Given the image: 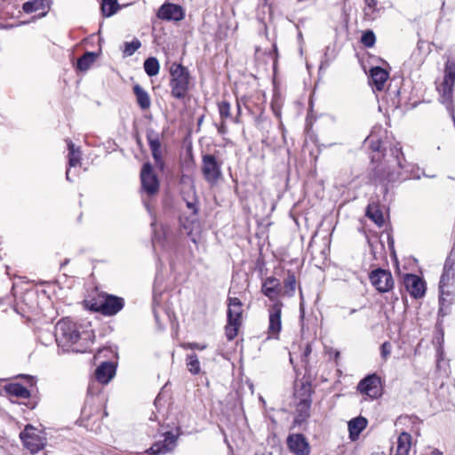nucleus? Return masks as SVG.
I'll list each match as a JSON object with an SVG mask.
<instances>
[{
    "mask_svg": "<svg viewBox=\"0 0 455 455\" xmlns=\"http://www.w3.org/2000/svg\"><path fill=\"white\" fill-rule=\"evenodd\" d=\"M369 279L371 285L379 292L386 293L390 291L395 285V281L390 270L376 268L369 274Z\"/></svg>",
    "mask_w": 455,
    "mask_h": 455,
    "instance_id": "obj_9",
    "label": "nucleus"
},
{
    "mask_svg": "<svg viewBox=\"0 0 455 455\" xmlns=\"http://www.w3.org/2000/svg\"><path fill=\"white\" fill-rule=\"evenodd\" d=\"M455 278V259L449 256L443 266V274L439 282V289H446Z\"/></svg>",
    "mask_w": 455,
    "mask_h": 455,
    "instance_id": "obj_19",
    "label": "nucleus"
},
{
    "mask_svg": "<svg viewBox=\"0 0 455 455\" xmlns=\"http://www.w3.org/2000/svg\"><path fill=\"white\" fill-rule=\"evenodd\" d=\"M146 137L155 164L157 168L163 171L164 168V162L163 160L162 145L160 142L159 133L154 129L148 128L147 129Z\"/></svg>",
    "mask_w": 455,
    "mask_h": 455,
    "instance_id": "obj_14",
    "label": "nucleus"
},
{
    "mask_svg": "<svg viewBox=\"0 0 455 455\" xmlns=\"http://www.w3.org/2000/svg\"><path fill=\"white\" fill-rule=\"evenodd\" d=\"M84 307L105 316H112L120 312L124 307V299L121 297L102 292L97 298L84 301Z\"/></svg>",
    "mask_w": 455,
    "mask_h": 455,
    "instance_id": "obj_6",
    "label": "nucleus"
},
{
    "mask_svg": "<svg viewBox=\"0 0 455 455\" xmlns=\"http://www.w3.org/2000/svg\"><path fill=\"white\" fill-rule=\"evenodd\" d=\"M355 311H356L355 309H352V310L350 311V314H353V313H355Z\"/></svg>",
    "mask_w": 455,
    "mask_h": 455,
    "instance_id": "obj_54",
    "label": "nucleus"
},
{
    "mask_svg": "<svg viewBox=\"0 0 455 455\" xmlns=\"http://www.w3.org/2000/svg\"><path fill=\"white\" fill-rule=\"evenodd\" d=\"M443 78L455 82V58L445 63Z\"/></svg>",
    "mask_w": 455,
    "mask_h": 455,
    "instance_id": "obj_39",
    "label": "nucleus"
},
{
    "mask_svg": "<svg viewBox=\"0 0 455 455\" xmlns=\"http://www.w3.org/2000/svg\"><path fill=\"white\" fill-rule=\"evenodd\" d=\"M391 344L389 342H384L380 347V353L383 359H387L391 353Z\"/></svg>",
    "mask_w": 455,
    "mask_h": 455,
    "instance_id": "obj_42",
    "label": "nucleus"
},
{
    "mask_svg": "<svg viewBox=\"0 0 455 455\" xmlns=\"http://www.w3.org/2000/svg\"><path fill=\"white\" fill-rule=\"evenodd\" d=\"M388 73L380 67L372 68L370 70L371 84L377 91H382L388 79Z\"/></svg>",
    "mask_w": 455,
    "mask_h": 455,
    "instance_id": "obj_20",
    "label": "nucleus"
},
{
    "mask_svg": "<svg viewBox=\"0 0 455 455\" xmlns=\"http://www.w3.org/2000/svg\"><path fill=\"white\" fill-rule=\"evenodd\" d=\"M311 353H312V346L310 343H307L303 350L302 356H301V361L305 364H307L308 356L310 355Z\"/></svg>",
    "mask_w": 455,
    "mask_h": 455,
    "instance_id": "obj_43",
    "label": "nucleus"
},
{
    "mask_svg": "<svg viewBox=\"0 0 455 455\" xmlns=\"http://www.w3.org/2000/svg\"><path fill=\"white\" fill-rule=\"evenodd\" d=\"M411 436L408 433H402L397 439L395 455H409Z\"/></svg>",
    "mask_w": 455,
    "mask_h": 455,
    "instance_id": "obj_29",
    "label": "nucleus"
},
{
    "mask_svg": "<svg viewBox=\"0 0 455 455\" xmlns=\"http://www.w3.org/2000/svg\"><path fill=\"white\" fill-rule=\"evenodd\" d=\"M228 323L225 333L228 340H233L238 333L242 324L243 303L235 297L228 298Z\"/></svg>",
    "mask_w": 455,
    "mask_h": 455,
    "instance_id": "obj_7",
    "label": "nucleus"
},
{
    "mask_svg": "<svg viewBox=\"0 0 455 455\" xmlns=\"http://www.w3.org/2000/svg\"><path fill=\"white\" fill-rule=\"evenodd\" d=\"M51 0H29L23 4L22 9L26 13L40 12L44 15L50 8Z\"/></svg>",
    "mask_w": 455,
    "mask_h": 455,
    "instance_id": "obj_23",
    "label": "nucleus"
},
{
    "mask_svg": "<svg viewBox=\"0 0 455 455\" xmlns=\"http://www.w3.org/2000/svg\"><path fill=\"white\" fill-rule=\"evenodd\" d=\"M367 419L362 416L352 419L348 421L349 438L351 441H356L360 434L367 427Z\"/></svg>",
    "mask_w": 455,
    "mask_h": 455,
    "instance_id": "obj_22",
    "label": "nucleus"
},
{
    "mask_svg": "<svg viewBox=\"0 0 455 455\" xmlns=\"http://www.w3.org/2000/svg\"><path fill=\"white\" fill-rule=\"evenodd\" d=\"M163 440H159L146 451L149 455H164L172 452L177 446L178 435L171 431H166L161 435Z\"/></svg>",
    "mask_w": 455,
    "mask_h": 455,
    "instance_id": "obj_10",
    "label": "nucleus"
},
{
    "mask_svg": "<svg viewBox=\"0 0 455 455\" xmlns=\"http://www.w3.org/2000/svg\"><path fill=\"white\" fill-rule=\"evenodd\" d=\"M218 110L221 120L231 117V105L227 100H222L218 103Z\"/></svg>",
    "mask_w": 455,
    "mask_h": 455,
    "instance_id": "obj_40",
    "label": "nucleus"
},
{
    "mask_svg": "<svg viewBox=\"0 0 455 455\" xmlns=\"http://www.w3.org/2000/svg\"><path fill=\"white\" fill-rule=\"evenodd\" d=\"M102 401L99 396H88L81 411L80 422L86 429L99 432L101 428V419L108 412H101Z\"/></svg>",
    "mask_w": 455,
    "mask_h": 455,
    "instance_id": "obj_5",
    "label": "nucleus"
},
{
    "mask_svg": "<svg viewBox=\"0 0 455 455\" xmlns=\"http://www.w3.org/2000/svg\"><path fill=\"white\" fill-rule=\"evenodd\" d=\"M312 404V400L298 402L296 404V416L294 419V423L298 425H301L306 422L307 419L310 417V408Z\"/></svg>",
    "mask_w": 455,
    "mask_h": 455,
    "instance_id": "obj_24",
    "label": "nucleus"
},
{
    "mask_svg": "<svg viewBox=\"0 0 455 455\" xmlns=\"http://www.w3.org/2000/svg\"><path fill=\"white\" fill-rule=\"evenodd\" d=\"M262 293L267 297L270 300L275 301L268 309V327H267V338L268 339H279V334L282 330V303L276 301L282 291V286L280 280L274 277H267L261 287Z\"/></svg>",
    "mask_w": 455,
    "mask_h": 455,
    "instance_id": "obj_3",
    "label": "nucleus"
},
{
    "mask_svg": "<svg viewBox=\"0 0 455 455\" xmlns=\"http://www.w3.org/2000/svg\"><path fill=\"white\" fill-rule=\"evenodd\" d=\"M187 367L192 374H198L200 372V363L196 354L193 353L187 356Z\"/></svg>",
    "mask_w": 455,
    "mask_h": 455,
    "instance_id": "obj_35",
    "label": "nucleus"
},
{
    "mask_svg": "<svg viewBox=\"0 0 455 455\" xmlns=\"http://www.w3.org/2000/svg\"><path fill=\"white\" fill-rule=\"evenodd\" d=\"M286 443L289 450L296 455L310 454L309 443L302 434L289 435Z\"/></svg>",
    "mask_w": 455,
    "mask_h": 455,
    "instance_id": "obj_16",
    "label": "nucleus"
},
{
    "mask_svg": "<svg viewBox=\"0 0 455 455\" xmlns=\"http://www.w3.org/2000/svg\"><path fill=\"white\" fill-rule=\"evenodd\" d=\"M140 46V41L134 38L132 42H125L124 44L123 53L125 57L132 56Z\"/></svg>",
    "mask_w": 455,
    "mask_h": 455,
    "instance_id": "obj_37",
    "label": "nucleus"
},
{
    "mask_svg": "<svg viewBox=\"0 0 455 455\" xmlns=\"http://www.w3.org/2000/svg\"><path fill=\"white\" fill-rule=\"evenodd\" d=\"M263 1H264V4H267V0H263Z\"/></svg>",
    "mask_w": 455,
    "mask_h": 455,
    "instance_id": "obj_55",
    "label": "nucleus"
},
{
    "mask_svg": "<svg viewBox=\"0 0 455 455\" xmlns=\"http://www.w3.org/2000/svg\"><path fill=\"white\" fill-rule=\"evenodd\" d=\"M425 455H443V452H441L440 451H438L436 449H434V450H431L429 452L426 453Z\"/></svg>",
    "mask_w": 455,
    "mask_h": 455,
    "instance_id": "obj_49",
    "label": "nucleus"
},
{
    "mask_svg": "<svg viewBox=\"0 0 455 455\" xmlns=\"http://www.w3.org/2000/svg\"><path fill=\"white\" fill-rule=\"evenodd\" d=\"M297 285L296 276L294 273L289 271L287 277L283 281V295L292 297L295 293Z\"/></svg>",
    "mask_w": 455,
    "mask_h": 455,
    "instance_id": "obj_33",
    "label": "nucleus"
},
{
    "mask_svg": "<svg viewBox=\"0 0 455 455\" xmlns=\"http://www.w3.org/2000/svg\"><path fill=\"white\" fill-rule=\"evenodd\" d=\"M439 316L444 317L451 313V306L452 304V294L445 289H439Z\"/></svg>",
    "mask_w": 455,
    "mask_h": 455,
    "instance_id": "obj_25",
    "label": "nucleus"
},
{
    "mask_svg": "<svg viewBox=\"0 0 455 455\" xmlns=\"http://www.w3.org/2000/svg\"><path fill=\"white\" fill-rule=\"evenodd\" d=\"M357 389L371 399L378 398L381 395L380 378L375 373L368 375L358 383Z\"/></svg>",
    "mask_w": 455,
    "mask_h": 455,
    "instance_id": "obj_13",
    "label": "nucleus"
},
{
    "mask_svg": "<svg viewBox=\"0 0 455 455\" xmlns=\"http://www.w3.org/2000/svg\"><path fill=\"white\" fill-rule=\"evenodd\" d=\"M218 132L220 135H224L228 132V127L226 125L225 120H222L220 124L217 126Z\"/></svg>",
    "mask_w": 455,
    "mask_h": 455,
    "instance_id": "obj_44",
    "label": "nucleus"
},
{
    "mask_svg": "<svg viewBox=\"0 0 455 455\" xmlns=\"http://www.w3.org/2000/svg\"><path fill=\"white\" fill-rule=\"evenodd\" d=\"M365 144L371 149V162H379L373 169V175L379 181L396 182L413 178L414 166L408 163L403 156L402 148L397 143L382 154V142L371 133L365 139Z\"/></svg>",
    "mask_w": 455,
    "mask_h": 455,
    "instance_id": "obj_1",
    "label": "nucleus"
},
{
    "mask_svg": "<svg viewBox=\"0 0 455 455\" xmlns=\"http://www.w3.org/2000/svg\"><path fill=\"white\" fill-rule=\"evenodd\" d=\"M142 189L149 196L156 195L159 190V180L153 172L150 163H145L140 172Z\"/></svg>",
    "mask_w": 455,
    "mask_h": 455,
    "instance_id": "obj_12",
    "label": "nucleus"
},
{
    "mask_svg": "<svg viewBox=\"0 0 455 455\" xmlns=\"http://www.w3.org/2000/svg\"><path fill=\"white\" fill-rule=\"evenodd\" d=\"M443 359V349H439L437 351V367H439V363L441 362V360Z\"/></svg>",
    "mask_w": 455,
    "mask_h": 455,
    "instance_id": "obj_48",
    "label": "nucleus"
},
{
    "mask_svg": "<svg viewBox=\"0 0 455 455\" xmlns=\"http://www.w3.org/2000/svg\"><path fill=\"white\" fill-rule=\"evenodd\" d=\"M202 172L206 182L214 186L222 178L221 163L213 155H204L202 157Z\"/></svg>",
    "mask_w": 455,
    "mask_h": 455,
    "instance_id": "obj_8",
    "label": "nucleus"
},
{
    "mask_svg": "<svg viewBox=\"0 0 455 455\" xmlns=\"http://www.w3.org/2000/svg\"><path fill=\"white\" fill-rule=\"evenodd\" d=\"M403 283L408 292L413 298L418 299L425 295V283L419 275L413 274L405 275Z\"/></svg>",
    "mask_w": 455,
    "mask_h": 455,
    "instance_id": "obj_17",
    "label": "nucleus"
},
{
    "mask_svg": "<svg viewBox=\"0 0 455 455\" xmlns=\"http://www.w3.org/2000/svg\"><path fill=\"white\" fill-rule=\"evenodd\" d=\"M188 347L189 348H196V349H200V350H203L205 348V346H201L198 343H188Z\"/></svg>",
    "mask_w": 455,
    "mask_h": 455,
    "instance_id": "obj_46",
    "label": "nucleus"
},
{
    "mask_svg": "<svg viewBox=\"0 0 455 455\" xmlns=\"http://www.w3.org/2000/svg\"><path fill=\"white\" fill-rule=\"evenodd\" d=\"M340 353L339 351L335 352V359H338L339 357Z\"/></svg>",
    "mask_w": 455,
    "mask_h": 455,
    "instance_id": "obj_53",
    "label": "nucleus"
},
{
    "mask_svg": "<svg viewBox=\"0 0 455 455\" xmlns=\"http://www.w3.org/2000/svg\"><path fill=\"white\" fill-rule=\"evenodd\" d=\"M240 116H241V107L239 102H237V114L236 116L234 118V122L238 124L240 122Z\"/></svg>",
    "mask_w": 455,
    "mask_h": 455,
    "instance_id": "obj_47",
    "label": "nucleus"
},
{
    "mask_svg": "<svg viewBox=\"0 0 455 455\" xmlns=\"http://www.w3.org/2000/svg\"><path fill=\"white\" fill-rule=\"evenodd\" d=\"M55 339L64 350L84 353L93 343L92 331L84 330L82 325L68 318L60 320L55 326Z\"/></svg>",
    "mask_w": 455,
    "mask_h": 455,
    "instance_id": "obj_2",
    "label": "nucleus"
},
{
    "mask_svg": "<svg viewBox=\"0 0 455 455\" xmlns=\"http://www.w3.org/2000/svg\"><path fill=\"white\" fill-rule=\"evenodd\" d=\"M365 215L379 227L384 224L383 212L377 203L372 202L368 204Z\"/></svg>",
    "mask_w": 455,
    "mask_h": 455,
    "instance_id": "obj_26",
    "label": "nucleus"
},
{
    "mask_svg": "<svg viewBox=\"0 0 455 455\" xmlns=\"http://www.w3.org/2000/svg\"><path fill=\"white\" fill-rule=\"evenodd\" d=\"M12 300V298L10 296H7L6 298H1L0 299V305L4 304L5 301L11 302Z\"/></svg>",
    "mask_w": 455,
    "mask_h": 455,
    "instance_id": "obj_50",
    "label": "nucleus"
},
{
    "mask_svg": "<svg viewBox=\"0 0 455 455\" xmlns=\"http://www.w3.org/2000/svg\"><path fill=\"white\" fill-rule=\"evenodd\" d=\"M4 389L8 395L18 398L30 397L29 390L19 383H9L4 386Z\"/></svg>",
    "mask_w": 455,
    "mask_h": 455,
    "instance_id": "obj_27",
    "label": "nucleus"
},
{
    "mask_svg": "<svg viewBox=\"0 0 455 455\" xmlns=\"http://www.w3.org/2000/svg\"><path fill=\"white\" fill-rule=\"evenodd\" d=\"M157 17L161 20L180 21L184 19L185 12L180 5L164 3L159 8Z\"/></svg>",
    "mask_w": 455,
    "mask_h": 455,
    "instance_id": "obj_18",
    "label": "nucleus"
},
{
    "mask_svg": "<svg viewBox=\"0 0 455 455\" xmlns=\"http://www.w3.org/2000/svg\"><path fill=\"white\" fill-rule=\"evenodd\" d=\"M97 54L92 52H86L77 60L76 67L80 71H86L92 64L96 60Z\"/></svg>",
    "mask_w": 455,
    "mask_h": 455,
    "instance_id": "obj_31",
    "label": "nucleus"
},
{
    "mask_svg": "<svg viewBox=\"0 0 455 455\" xmlns=\"http://www.w3.org/2000/svg\"><path fill=\"white\" fill-rule=\"evenodd\" d=\"M171 95L176 100H183L187 97L192 82V77L188 68L182 64L173 62L169 68Z\"/></svg>",
    "mask_w": 455,
    "mask_h": 455,
    "instance_id": "obj_4",
    "label": "nucleus"
},
{
    "mask_svg": "<svg viewBox=\"0 0 455 455\" xmlns=\"http://www.w3.org/2000/svg\"><path fill=\"white\" fill-rule=\"evenodd\" d=\"M366 8L364 9V15L369 20L376 19L375 12H377V0H364Z\"/></svg>",
    "mask_w": 455,
    "mask_h": 455,
    "instance_id": "obj_38",
    "label": "nucleus"
},
{
    "mask_svg": "<svg viewBox=\"0 0 455 455\" xmlns=\"http://www.w3.org/2000/svg\"><path fill=\"white\" fill-rule=\"evenodd\" d=\"M117 0H102L101 10L105 16L110 17L117 11Z\"/></svg>",
    "mask_w": 455,
    "mask_h": 455,
    "instance_id": "obj_36",
    "label": "nucleus"
},
{
    "mask_svg": "<svg viewBox=\"0 0 455 455\" xmlns=\"http://www.w3.org/2000/svg\"><path fill=\"white\" fill-rule=\"evenodd\" d=\"M375 42H376V36H375V34L373 33V31H371V30L365 31L361 37V43L365 47H368V48L372 47L375 44Z\"/></svg>",
    "mask_w": 455,
    "mask_h": 455,
    "instance_id": "obj_41",
    "label": "nucleus"
},
{
    "mask_svg": "<svg viewBox=\"0 0 455 455\" xmlns=\"http://www.w3.org/2000/svg\"><path fill=\"white\" fill-rule=\"evenodd\" d=\"M455 82L443 78V82L437 87L440 94L441 102L446 106L447 110L451 113L455 124L454 106H453V86Z\"/></svg>",
    "mask_w": 455,
    "mask_h": 455,
    "instance_id": "obj_15",
    "label": "nucleus"
},
{
    "mask_svg": "<svg viewBox=\"0 0 455 455\" xmlns=\"http://www.w3.org/2000/svg\"><path fill=\"white\" fill-rule=\"evenodd\" d=\"M19 377H21V378H28V379H30V380L32 381V377H30V376H27V375L20 374L19 376H16L15 378H19Z\"/></svg>",
    "mask_w": 455,
    "mask_h": 455,
    "instance_id": "obj_51",
    "label": "nucleus"
},
{
    "mask_svg": "<svg viewBox=\"0 0 455 455\" xmlns=\"http://www.w3.org/2000/svg\"><path fill=\"white\" fill-rule=\"evenodd\" d=\"M159 69V61L156 57H149L144 61V70L148 76H156Z\"/></svg>",
    "mask_w": 455,
    "mask_h": 455,
    "instance_id": "obj_34",
    "label": "nucleus"
},
{
    "mask_svg": "<svg viewBox=\"0 0 455 455\" xmlns=\"http://www.w3.org/2000/svg\"><path fill=\"white\" fill-rule=\"evenodd\" d=\"M68 148V165L69 167L76 166L81 160V152L79 148H76L74 143L70 140H66Z\"/></svg>",
    "mask_w": 455,
    "mask_h": 455,
    "instance_id": "obj_32",
    "label": "nucleus"
},
{
    "mask_svg": "<svg viewBox=\"0 0 455 455\" xmlns=\"http://www.w3.org/2000/svg\"><path fill=\"white\" fill-rule=\"evenodd\" d=\"M187 206L188 208H189L190 210H192V212L193 214H196L197 213V208L196 207V204L193 203V202H188L187 203Z\"/></svg>",
    "mask_w": 455,
    "mask_h": 455,
    "instance_id": "obj_45",
    "label": "nucleus"
},
{
    "mask_svg": "<svg viewBox=\"0 0 455 455\" xmlns=\"http://www.w3.org/2000/svg\"><path fill=\"white\" fill-rule=\"evenodd\" d=\"M20 438L24 446L32 453L38 452L43 450L45 445L44 439L36 433V428L31 425L25 427V429L20 434Z\"/></svg>",
    "mask_w": 455,
    "mask_h": 455,
    "instance_id": "obj_11",
    "label": "nucleus"
},
{
    "mask_svg": "<svg viewBox=\"0 0 455 455\" xmlns=\"http://www.w3.org/2000/svg\"><path fill=\"white\" fill-rule=\"evenodd\" d=\"M115 372V365L112 363L104 362L96 369L95 377L99 382L107 384L114 377Z\"/></svg>",
    "mask_w": 455,
    "mask_h": 455,
    "instance_id": "obj_21",
    "label": "nucleus"
},
{
    "mask_svg": "<svg viewBox=\"0 0 455 455\" xmlns=\"http://www.w3.org/2000/svg\"><path fill=\"white\" fill-rule=\"evenodd\" d=\"M66 179H67L68 180H69V181L71 180H70V178H69V171H68H68H67V172H66Z\"/></svg>",
    "mask_w": 455,
    "mask_h": 455,
    "instance_id": "obj_52",
    "label": "nucleus"
},
{
    "mask_svg": "<svg viewBox=\"0 0 455 455\" xmlns=\"http://www.w3.org/2000/svg\"><path fill=\"white\" fill-rule=\"evenodd\" d=\"M313 394L312 386L309 382H301L295 386L294 395L299 402L312 400Z\"/></svg>",
    "mask_w": 455,
    "mask_h": 455,
    "instance_id": "obj_28",
    "label": "nucleus"
},
{
    "mask_svg": "<svg viewBox=\"0 0 455 455\" xmlns=\"http://www.w3.org/2000/svg\"><path fill=\"white\" fill-rule=\"evenodd\" d=\"M133 92L136 96L137 103L141 109H148L150 108V97L140 84H135L133 86Z\"/></svg>",
    "mask_w": 455,
    "mask_h": 455,
    "instance_id": "obj_30",
    "label": "nucleus"
}]
</instances>
